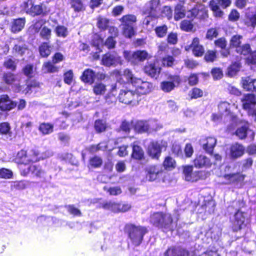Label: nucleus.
Returning <instances> with one entry per match:
<instances>
[{"label": "nucleus", "mask_w": 256, "mask_h": 256, "mask_svg": "<svg viewBox=\"0 0 256 256\" xmlns=\"http://www.w3.org/2000/svg\"><path fill=\"white\" fill-rule=\"evenodd\" d=\"M48 154H45L44 156H38L39 154L34 152V156L32 158H30L26 155V152L24 150H21L18 153L16 156V160L18 162L24 164L25 166L30 162H36L39 160L40 158L44 159L48 158L52 155V152H47Z\"/></svg>", "instance_id": "7"}, {"label": "nucleus", "mask_w": 256, "mask_h": 256, "mask_svg": "<svg viewBox=\"0 0 256 256\" xmlns=\"http://www.w3.org/2000/svg\"><path fill=\"white\" fill-rule=\"evenodd\" d=\"M235 134L240 139H244L248 136L251 140H254L255 134L252 130L248 129L247 124L238 128L236 131Z\"/></svg>", "instance_id": "21"}, {"label": "nucleus", "mask_w": 256, "mask_h": 256, "mask_svg": "<svg viewBox=\"0 0 256 256\" xmlns=\"http://www.w3.org/2000/svg\"><path fill=\"white\" fill-rule=\"evenodd\" d=\"M46 12L47 11L44 10L42 5H34V4L30 14L32 16H35L40 15L41 14H45Z\"/></svg>", "instance_id": "42"}, {"label": "nucleus", "mask_w": 256, "mask_h": 256, "mask_svg": "<svg viewBox=\"0 0 256 256\" xmlns=\"http://www.w3.org/2000/svg\"><path fill=\"white\" fill-rule=\"evenodd\" d=\"M140 141L136 140L134 142L132 145V156L136 160H140L144 156V152L140 146Z\"/></svg>", "instance_id": "29"}, {"label": "nucleus", "mask_w": 256, "mask_h": 256, "mask_svg": "<svg viewBox=\"0 0 256 256\" xmlns=\"http://www.w3.org/2000/svg\"><path fill=\"white\" fill-rule=\"evenodd\" d=\"M234 106V105H230L228 102H223L220 103L218 106V109L220 114L232 120L233 122H236L237 118L230 111L231 107Z\"/></svg>", "instance_id": "14"}, {"label": "nucleus", "mask_w": 256, "mask_h": 256, "mask_svg": "<svg viewBox=\"0 0 256 256\" xmlns=\"http://www.w3.org/2000/svg\"><path fill=\"white\" fill-rule=\"evenodd\" d=\"M120 20L121 22V26H133L136 20V18L132 14H128L123 16Z\"/></svg>", "instance_id": "34"}, {"label": "nucleus", "mask_w": 256, "mask_h": 256, "mask_svg": "<svg viewBox=\"0 0 256 256\" xmlns=\"http://www.w3.org/2000/svg\"><path fill=\"white\" fill-rule=\"evenodd\" d=\"M134 127L137 132H148V126L146 120H138L134 124Z\"/></svg>", "instance_id": "32"}, {"label": "nucleus", "mask_w": 256, "mask_h": 256, "mask_svg": "<svg viewBox=\"0 0 256 256\" xmlns=\"http://www.w3.org/2000/svg\"><path fill=\"white\" fill-rule=\"evenodd\" d=\"M16 106V104L12 101L7 95L0 96V109L2 110H10Z\"/></svg>", "instance_id": "23"}, {"label": "nucleus", "mask_w": 256, "mask_h": 256, "mask_svg": "<svg viewBox=\"0 0 256 256\" xmlns=\"http://www.w3.org/2000/svg\"><path fill=\"white\" fill-rule=\"evenodd\" d=\"M180 26L182 30L188 32L192 30L193 24L190 20H184L181 22Z\"/></svg>", "instance_id": "61"}, {"label": "nucleus", "mask_w": 256, "mask_h": 256, "mask_svg": "<svg viewBox=\"0 0 256 256\" xmlns=\"http://www.w3.org/2000/svg\"><path fill=\"white\" fill-rule=\"evenodd\" d=\"M24 74L28 78H32L33 76L34 69L33 65L31 64H26L23 68Z\"/></svg>", "instance_id": "62"}, {"label": "nucleus", "mask_w": 256, "mask_h": 256, "mask_svg": "<svg viewBox=\"0 0 256 256\" xmlns=\"http://www.w3.org/2000/svg\"><path fill=\"white\" fill-rule=\"evenodd\" d=\"M236 51L238 53L244 56L248 55L251 52L250 46L248 44H246L236 48Z\"/></svg>", "instance_id": "51"}, {"label": "nucleus", "mask_w": 256, "mask_h": 256, "mask_svg": "<svg viewBox=\"0 0 256 256\" xmlns=\"http://www.w3.org/2000/svg\"><path fill=\"white\" fill-rule=\"evenodd\" d=\"M122 60L116 52H108L105 54L102 58V63L104 65L110 66L122 64Z\"/></svg>", "instance_id": "10"}, {"label": "nucleus", "mask_w": 256, "mask_h": 256, "mask_svg": "<svg viewBox=\"0 0 256 256\" xmlns=\"http://www.w3.org/2000/svg\"><path fill=\"white\" fill-rule=\"evenodd\" d=\"M186 16V12H185V10L184 6L181 4H178L174 8V18L176 20H178Z\"/></svg>", "instance_id": "36"}, {"label": "nucleus", "mask_w": 256, "mask_h": 256, "mask_svg": "<svg viewBox=\"0 0 256 256\" xmlns=\"http://www.w3.org/2000/svg\"><path fill=\"white\" fill-rule=\"evenodd\" d=\"M148 132H150L154 130H157L160 128L162 126L156 120H148Z\"/></svg>", "instance_id": "57"}, {"label": "nucleus", "mask_w": 256, "mask_h": 256, "mask_svg": "<svg viewBox=\"0 0 256 256\" xmlns=\"http://www.w3.org/2000/svg\"><path fill=\"white\" fill-rule=\"evenodd\" d=\"M146 178L149 181L156 180L162 172V167L160 165H153L148 167L146 169Z\"/></svg>", "instance_id": "17"}, {"label": "nucleus", "mask_w": 256, "mask_h": 256, "mask_svg": "<svg viewBox=\"0 0 256 256\" xmlns=\"http://www.w3.org/2000/svg\"><path fill=\"white\" fill-rule=\"evenodd\" d=\"M161 68L159 66L158 62L156 60L153 62H148L144 68V72L152 78H156L160 72Z\"/></svg>", "instance_id": "15"}, {"label": "nucleus", "mask_w": 256, "mask_h": 256, "mask_svg": "<svg viewBox=\"0 0 256 256\" xmlns=\"http://www.w3.org/2000/svg\"><path fill=\"white\" fill-rule=\"evenodd\" d=\"M107 148V144L105 142H100L96 146H92L90 148V150L92 152H95L98 150H104Z\"/></svg>", "instance_id": "60"}, {"label": "nucleus", "mask_w": 256, "mask_h": 256, "mask_svg": "<svg viewBox=\"0 0 256 256\" xmlns=\"http://www.w3.org/2000/svg\"><path fill=\"white\" fill-rule=\"evenodd\" d=\"M27 171L24 170L22 172L24 176H26L28 173H31L34 176L40 178L43 176L44 172L39 166L32 164L27 168Z\"/></svg>", "instance_id": "30"}, {"label": "nucleus", "mask_w": 256, "mask_h": 256, "mask_svg": "<svg viewBox=\"0 0 256 256\" xmlns=\"http://www.w3.org/2000/svg\"><path fill=\"white\" fill-rule=\"evenodd\" d=\"M35 0H24L20 4V8L22 10L30 14Z\"/></svg>", "instance_id": "43"}, {"label": "nucleus", "mask_w": 256, "mask_h": 256, "mask_svg": "<svg viewBox=\"0 0 256 256\" xmlns=\"http://www.w3.org/2000/svg\"><path fill=\"white\" fill-rule=\"evenodd\" d=\"M123 56L128 62L134 64H137L140 62L146 60L148 58V54L146 51L144 50H136L134 52L124 50Z\"/></svg>", "instance_id": "5"}, {"label": "nucleus", "mask_w": 256, "mask_h": 256, "mask_svg": "<svg viewBox=\"0 0 256 256\" xmlns=\"http://www.w3.org/2000/svg\"><path fill=\"white\" fill-rule=\"evenodd\" d=\"M163 166L165 169L170 170L175 167L176 162L172 158L167 156L164 161Z\"/></svg>", "instance_id": "49"}, {"label": "nucleus", "mask_w": 256, "mask_h": 256, "mask_svg": "<svg viewBox=\"0 0 256 256\" xmlns=\"http://www.w3.org/2000/svg\"><path fill=\"white\" fill-rule=\"evenodd\" d=\"M70 5L75 12H80L84 10V6L80 0H72Z\"/></svg>", "instance_id": "50"}, {"label": "nucleus", "mask_w": 256, "mask_h": 256, "mask_svg": "<svg viewBox=\"0 0 256 256\" xmlns=\"http://www.w3.org/2000/svg\"><path fill=\"white\" fill-rule=\"evenodd\" d=\"M165 256H194L193 252H189L180 247L168 248L164 254Z\"/></svg>", "instance_id": "19"}, {"label": "nucleus", "mask_w": 256, "mask_h": 256, "mask_svg": "<svg viewBox=\"0 0 256 256\" xmlns=\"http://www.w3.org/2000/svg\"><path fill=\"white\" fill-rule=\"evenodd\" d=\"M96 76H97V78L100 80H103L105 78L104 74H98L96 75L92 70L87 69L84 72L81 76V79L84 82L91 84L94 82Z\"/></svg>", "instance_id": "18"}, {"label": "nucleus", "mask_w": 256, "mask_h": 256, "mask_svg": "<svg viewBox=\"0 0 256 256\" xmlns=\"http://www.w3.org/2000/svg\"><path fill=\"white\" fill-rule=\"evenodd\" d=\"M124 230L131 242L135 246H138L142 243L144 236L148 232L146 227L133 224H126Z\"/></svg>", "instance_id": "2"}, {"label": "nucleus", "mask_w": 256, "mask_h": 256, "mask_svg": "<svg viewBox=\"0 0 256 256\" xmlns=\"http://www.w3.org/2000/svg\"><path fill=\"white\" fill-rule=\"evenodd\" d=\"M254 80L250 77H246L242 79V86L248 90H252L254 87Z\"/></svg>", "instance_id": "44"}, {"label": "nucleus", "mask_w": 256, "mask_h": 256, "mask_svg": "<svg viewBox=\"0 0 256 256\" xmlns=\"http://www.w3.org/2000/svg\"><path fill=\"white\" fill-rule=\"evenodd\" d=\"M3 79L7 84L12 85L16 92H18L21 90L20 82L16 76L10 72L6 73L4 75Z\"/></svg>", "instance_id": "20"}, {"label": "nucleus", "mask_w": 256, "mask_h": 256, "mask_svg": "<svg viewBox=\"0 0 256 256\" xmlns=\"http://www.w3.org/2000/svg\"><path fill=\"white\" fill-rule=\"evenodd\" d=\"M216 139L214 137L202 138L200 140V144L208 152L210 153L216 144Z\"/></svg>", "instance_id": "26"}, {"label": "nucleus", "mask_w": 256, "mask_h": 256, "mask_svg": "<svg viewBox=\"0 0 256 256\" xmlns=\"http://www.w3.org/2000/svg\"><path fill=\"white\" fill-rule=\"evenodd\" d=\"M118 98L120 102L132 106L138 104L140 98L134 90L125 88L120 90Z\"/></svg>", "instance_id": "3"}, {"label": "nucleus", "mask_w": 256, "mask_h": 256, "mask_svg": "<svg viewBox=\"0 0 256 256\" xmlns=\"http://www.w3.org/2000/svg\"><path fill=\"white\" fill-rule=\"evenodd\" d=\"M55 32L58 36L66 38L68 34V30L66 28L63 26H58L56 27Z\"/></svg>", "instance_id": "53"}, {"label": "nucleus", "mask_w": 256, "mask_h": 256, "mask_svg": "<svg viewBox=\"0 0 256 256\" xmlns=\"http://www.w3.org/2000/svg\"><path fill=\"white\" fill-rule=\"evenodd\" d=\"M132 86L140 98V95L147 94L153 90V85L152 83L139 78L134 80Z\"/></svg>", "instance_id": "6"}, {"label": "nucleus", "mask_w": 256, "mask_h": 256, "mask_svg": "<svg viewBox=\"0 0 256 256\" xmlns=\"http://www.w3.org/2000/svg\"><path fill=\"white\" fill-rule=\"evenodd\" d=\"M116 85L114 84L112 85V88L110 92L106 96V102L108 104H114L116 102Z\"/></svg>", "instance_id": "33"}, {"label": "nucleus", "mask_w": 256, "mask_h": 256, "mask_svg": "<svg viewBox=\"0 0 256 256\" xmlns=\"http://www.w3.org/2000/svg\"><path fill=\"white\" fill-rule=\"evenodd\" d=\"M167 142L164 140H152L147 147L148 154L153 158L158 159L163 149H166Z\"/></svg>", "instance_id": "4"}, {"label": "nucleus", "mask_w": 256, "mask_h": 256, "mask_svg": "<svg viewBox=\"0 0 256 256\" xmlns=\"http://www.w3.org/2000/svg\"><path fill=\"white\" fill-rule=\"evenodd\" d=\"M194 163L195 167L197 168H208L212 164L209 158L204 154L196 156L194 160Z\"/></svg>", "instance_id": "24"}, {"label": "nucleus", "mask_w": 256, "mask_h": 256, "mask_svg": "<svg viewBox=\"0 0 256 256\" xmlns=\"http://www.w3.org/2000/svg\"><path fill=\"white\" fill-rule=\"evenodd\" d=\"M101 207L104 209L114 212H118V203L109 200L106 201L101 204Z\"/></svg>", "instance_id": "35"}, {"label": "nucleus", "mask_w": 256, "mask_h": 256, "mask_svg": "<svg viewBox=\"0 0 256 256\" xmlns=\"http://www.w3.org/2000/svg\"><path fill=\"white\" fill-rule=\"evenodd\" d=\"M160 0H150L147 2L144 6V13L150 14L154 17H158L160 10Z\"/></svg>", "instance_id": "9"}, {"label": "nucleus", "mask_w": 256, "mask_h": 256, "mask_svg": "<svg viewBox=\"0 0 256 256\" xmlns=\"http://www.w3.org/2000/svg\"><path fill=\"white\" fill-rule=\"evenodd\" d=\"M108 24V19L104 18H101L100 17L98 18L97 24L98 27L102 29V30H104L106 29Z\"/></svg>", "instance_id": "64"}, {"label": "nucleus", "mask_w": 256, "mask_h": 256, "mask_svg": "<svg viewBox=\"0 0 256 256\" xmlns=\"http://www.w3.org/2000/svg\"><path fill=\"white\" fill-rule=\"evenodd\" d=\"M114 74L115 75L116 80L121 83L130 82L132 85L134 80L138 79L137 78L134 76L132 71L128 69L124 70L122 73L120 71L116 70L114 72Z\"/></svg>", "instance_id": "13"}, {"label": "nucleus", "mask_w": 256, "mask_h": 256, "mask_svg": "<svg viewBox=\"0 0 256 256\" xmlns=\"http://www.w3.org/2000/svg\"><path fill=\"white\" fill-rule=\"evenodd\" d=\"M122 26L123 34L127 38H130L135 34L133 26Z\"/></svg>", "instance_id": "48"}, {"label": "nucleus", "mask_w": 256, "mask_h": 256, "mask_svg": "<svg viewBox=\"0 0 256 256\" xmlns=\"http://www.w3.org/2000/svg\"><path fill=\"white\" fill-rule=\"evenodd\" d=\"M206 178V174L202 171H196L192 172L190 176H186V181L196 182L200 179H204Z\"/></svg>", "instance_id": "37"}, {"label": "nucleus", "mask_w": 256, "mask_h": 256, "mask_svg": "<svg viewBox=\"0 0 256 256\" xmlns=\"http://www.w3.org/2000/svg\"><path fill=\"white\" fill-rule=\"evenodd\" d=\"M106 86L102 82H96L93 86V91L96 95L104 94L106 91Z\"/></svg>", "instance_id": "41"}, {"label": "nucleus", "mask_w": 256, "mask_h": 256, "mask_svg": "<svg viewBox=\"0 0 256 256\" xmlns=\"http://www.w3.org/2000/svg\"><path fill=\"white\" fill-rule=\"evenodd\" d=\"M52 62H48L43 64V70L44 72H55L58 70V68L54 65Z\"/></svg>", "instance_id": "46"}, {"label": "nucleus", "mask_w": 256, "mask_h": 256, "mask_svg": "<svg viewBox=\"0 0 256 256\" xmlns=\"http://www.w3.org/2000/svg\"><path fill=\"white\" fill-rule=\"evenodd\" d=\"M39 52L42 56L47 57L50 54V46L48 42H43L39 47Z\"/></svg>", "instance_id": "40"}, {"label": "nucleus", "mask_w": 256, "mask_h": 256, "mask_svg": "<svg viewBox=\"0 0 256 256\" xmlns=\"http://www.w3.org/2000/svg\"><path fill=\"white\" fill-rule=\"evenodd\" d=\"M26 23L24 18H18L14 20L12 22L11 30L14 33L20 32L24 28Z\"/></svg>", "instance_id": "31"}, {"label": "nucleus", "mask_w": 256, "mask_h": 256, "mask_svg": "<svg viewBox=\"0 0 256 256\" xmlns=\"http://www.w3.org/2000/svg\"><path fill=\"white\" fill-rule=\"evenodd\" d=\"M104 190L108 192L110 195L116 196L122 193L121 188L119 186H114L111 188H108L104 186Z\"/></svg>", "instance_id": "55"}, {"label": "nucleus", "mask_w": 256, "mask_h": 256, "mask_svg": "<svg viewBox=\"0 0 256 256\" xmlns=\"http://www.w3.org/2000/svg\"><path fill=\"white\" fill-rule=\"evenodd\" d=\"M244 175L240 173L225 174L224 176V178L226 180V183L230 184L242 183L244 181Z\"/></svg>", "instance_id": "28"}, {"label": "nucleus", "mask_w": 256, "mask_h": 256, "mask_svg": "<svg viewBox=\"0 0 256 256\" xmlns=\"http://www.w3.org/2000/svg\"><path fill=\"white\" fill-rule=\"evenodd\" d=\"M185 48L186 50L192 48L194 54L196 56H200L204 53V48L199 44V40L197 38H194L191 45L188 47L186 46Z\"/></svg>", "instance_id": "25"}, {"label": "nucleus", "mask_w": 256, "mask_h": 256, "mask_svg": "<svg viewBox=\"0 0 256 256\" xmlns=\"http://www.w3.org/2000/svg\"><path fill=\"white\" fill-rule=\"evenodd\" d=\"M28 186V182L26 181L22 180L16 182L12 185V187L14 189L18 190H22L25 189Z\"/></svg>", "instance_id": "56"}, {"label": "nucleus", "mask_w": 256, "mask_h": 256, "mask_svg": "<svg viewBox=\"0 0 256 256\" xmlns=\"http://www.w3.org/2000/svg\"><path fill=\"white\" fill-rule=\"evenodd\" d=\"M40 36L46 40H48L51 37V30L49 28L44 26L40 32Z\"/></svg>", "instance_id": "59"}, {"label": "nucleus", "mask_w": 256, "mask_h": 256, "mask_svg": "<svg viewBox=\"0 0 256 256\" xmlns=\"http://www.w3.org/2000/svg\"><path fill=\"white\" fill-rule=\"evenodd\" d=\"M92 44L100 52L102 51L100 48L103 46V40L98 35H96L92 40Z\"/></svg>", "instance_id": "54"}, {"label": "nucleus", "mask_w": 256, "mask_h": 256, "mask_svg": "<svg viewBox=\"0 0 256 256\" xmlns=\"http://www.w3.org/2000/svg\"><path fill=\"white\" fill-rule=\"evenodd\" d=\"M230 0H212L210 3V6L216 17H221L223 12L220 10V6L223 8H226L230 5Z\"/></svg>", "instance_id": "11"}, {"label": "nucleus", "mask_w": 256, "mask_h": 256, "mask_svg": "<svg viewBox=\"0 0 256 256\" xmlns=\"http://www.w3.org/2000/svg\"><path fill=\"white\" fill-rule=\"evenodd\" d=\"M54 126L50 124H42L39 127V130L44 134L51 133L53 131Z\"/></svg>", "instance_id": "47"}, {"label": "nucleus", "mask_w": 256, "mask_h": 256, "mask_svg": "<svg viewBox=\"0 0 256 256\" xmlns=\"http://www.w3.org/2000/svg\"><path fill=\"white\" fill-rule=\"evenodd\" d=\"M150 222L154 226L163 228L164 230H172L174 228L173 220L168 213H154L150 217Z\"/></svg>", "instance_id": "1"}, {"label": "nucleus", "mask_w": 256, "mask_h": 256, "mask_svg": "<svg viewBox=\"0 0 256 256\" xmlns=\"http://www.w3.org/2000/svg\"><path fill=\"white\" fill-rule=\"evenodd\" d=\"M245 220V214L238 210L234 215L232 226L233 230L234 231H238L244 228L246 226L244 222Z\"/></svg>", "instance_id": "16"}, {"label": "nucleus", "mask_w": 256, "mask_h": 256, "mask_svg": "<svg viewBox=\"0 0 256 256\" xmlns=\"http://www.w3.org/2000/svg\"><path fill=\"white\" fill-rule=\"evenodd\" d=\"M244 150L245 148L242 144L236 142L230 146V156L233 158H238L243 155Z\"/></svg>", "instance_id": "27"}, {"label": "nucleus", "mask_w": 256, "mask_h": 256, "mask_svg": "<svg viewBox=\"0 0 256 256\" xmlns=\"http://www.w3.org/2000/svg\"><path fill=\"white\" fill-rule=\"evenodd\" d=\"M246 24L252 28L256 26V10L246 14Z\"/></svg>", "instance_id": "39"}, {"label": "nucleus", "mask_w": 256, "mask_h": 256, "mask_svg": "<svg viewBox=\"0 0 256 256\" xmlns=\"http://www.w3.org/2000/svg\"><path fill=\"white\" fill-rule=\"evenodd\" d=\"M242 102L243 108L248 111L254 109L256 104V100L254 96L252 94H248L244 96L242 100Z\"/></svg>", "instance_id": "22"}, {"label": "nucleus", "mask_w": 256, "mask_h": 256, "mask_svg": "<svg viewBox=\"0 0 256 256\" xmlns=\"http://www.w3.org/2000/svg\"><path fill=\"white\" fill-rule=\"evenodd\" d=\"M186 16L191 19L196 17L200 20L204 19L208 16L207 10L204 5L198 4L192 10L186 12Z\"/></svg>", "instance_id": "8"}, {"label": "nucleus", "mask_w": 256, "mask_h": 256, "mask_svg": "<svg viewBox=\"0 0 256 256\" xmlns=\"http://www.w3.org/2000/svg\"><path fill=\"white\" fill-rule=\"evenodd\" d=\"M168 80H164L161 82L160 88L164 92H168L172 91L176 85H178L180 82V78L178 76H170Z\"/></svg>", "instance_id": "12"}, {"label": "nucleus", "mask_w": 256, "mask_h": 256, "mask_svg": "<svg viewBox=\"0 0 256 256\" xmlns=\"http://www.w3.org/2000/svg\"><path fill=\"white\" fill-rule=\"evenodd\" d=\"M240 68V64L238 62H235L230 66L228 68V76H233L238 72Z\"/></svg>", "instance_id": "45"}, {"label": "nucleus", "mask_w": 256, "mask_h": 256, "mask_svg": "<svg viewBox=\"0 0 256 256\" xmlns=\"http://www.w3.org/2000/svg\"><path fill=\"white\" fill-rule=\"evenodd\" d=\"M26 45L22 42L16 44L12 50V52L15 55L22 56L26 51Z\"/></svg>", "instance_id": "38"}, {"label": "nucleus", "mask_w": 256, "mask_h": 256, "mask_svg": "<svg viewBox=\"0 0 256 256\" xmlns=\"http://www.w3.org/2000/svg\"><path fill=\"white\" fill-rule=\"evenodd\" d=\"M102 164V160L98 156H95L90 160V164L94 168L100 167Z\"/></svg>", "instance_id": "63"}, {"label": "nucleus", "mask_w": 256, "mask_h": 256, "mask_svg": "<svg viewBox=\"0 0 256 256\" xmlns=\"http://www.w3.org/2000/svg\"><path fill=\"white\" fill-rule=\"evenodd\" d=\"M94 128L98 132H101L106 128V122L102 120H97L94 123Z\"/></svg>", "instance_id": "58"}, {"label": "nucleus", "mask_w": 256, "mask_h": 256, "mask_svg": "<svg viewBox=\"0 0 256 256\" xmlns=\"http://www.w3.org/2000/svg\"><path fill=\"white\" fill-rule=\"evenodd\" d=\"M155 32L156 36L159 38L164 37L167 32L168 27L166 25L158 26L156 28Z\"/></svg>", "instance_id": "52"}]
</instances>
